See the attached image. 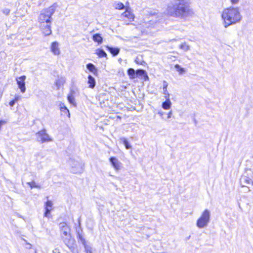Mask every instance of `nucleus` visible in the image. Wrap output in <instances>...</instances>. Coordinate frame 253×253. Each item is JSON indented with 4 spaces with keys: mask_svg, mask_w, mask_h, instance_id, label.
<instances>
[{
    "mask_svg": "<svg viewBox=\"0 0 253 253\" xmlns=\"http://www.w3.org/2000/svg\"><path fill=\"white\" fill-rule=\"evenodd\" d=\"M112 166L116 171H119L121 169L122 163L118 159L115 157H111L109 159Z\"/></svg>",
    "mask_w": 253,
    "mask_h": 253,
    "instance_id": "10",
    "label": "nucleus"
},
{
    "mask_svg": "<svg viewBox=\"0 0 253 253\" xmlns=\"http://www.w3.org/2000/svg\"><path fill=\"white\" fill-rule=\"evenodd\" d=\"M52 203L50 201H48L46 202L45 204V212L44 213V216L47 217H50V212L52 210Z\"/></svg>",
    "mask_w": 253,
    "mask_h": 253,
    "instance_id": "12",
    "label": "nucleus"
},
{
    "mask_svg": "<svg viewBox=\"0 0 253 253\" xmlns=\"http://www.w3.org/2000/svg\"><path fill=\"white\" fill-rule=\"evenodd\" d=\"M121 141L123 143L126 149H129L131 148V145L125 138H122Z\"/></svg>",
    "mask_w": 253,
    "mask_h": 253,
    "instance_id": "29",
    "label": "nucleus"
},
{
    "mask_svg": "<svg viewBox=\"0 0 253 253\" xmlns=\"http://www.w3.org/2000/svg\"><path fill=\"white\" fill-rule=\"evenodd\" d=\"M222 24L224 28L239 23L242 20V15L238 7L230 6L223 9L221 13Z\"/></svg>",
    "mask_w": 253,
    "mask_h": 253,
    "instance_id": "2",
    "label": "nucleus"
},
{
    "mask_svg": "<svg viewBox=\"0 0 253 253\" xmlns=\"http://www.w3.org/2000/svg\"><path fill=\"white\" fill-rule=\"evenodd\" d=\"M122 15L129 20H133L134 17L133 14L128 10H126L125 12L123 13Z\"/></svg>",
    "mask_w": 253,
    "mask_h": 253,
    "instance_id": "18",
    "label": "nucleus"
},
{
    "mask_svg": "<svg viewBox=\"0 0 253 253\" xmlns=\"http://www.w3.org/2000/svg\"><path fill=\"white\" fill-rule=\"evenodd\" d=\"M230 1L232 4H237L239 0H230Z\"/></svg>",
    "mask_w": 253,
    "mask_h": 253,
    "instance_id": "33",
    "label": "nucleus"
},
{
    "mask_svg": "<svg viewBox=\"0 0 253 253\" xmlns=\"http://www.w3.org/2000/svg\"><path fill=\"white\" fill-rule=\"evenodd\" d=\"M20 99V96H15L14 100H15V102L17 101Z\"/></svg>",
    "mask_w": 253,
    "mask_h": 253,
    "instance_id": "36",
    "label": "nucleus"
},
{
    "mask_svg": "<svg viewBox=\"0 0 253 253\" xmlns=\"http://www.w3.org/2000/svg\"><path fill=\"white\" fill-rule=\"evenodd\" d=\"M113 6L116 9L121 10L124 8V4L119 1H115L113 4Z\"/></svg>",
    "mask_w": 253,
    "mask_h": 253,
    "instance_id": "20",
    "label": "nucleus"
},
{
    "mask_svg": "<svg viewBox=\"0 0 253 253\" xmlns=\"http://www.w3.org/2000/svg\"><path fill=\"white\" fill-rule=\"evenodd\" d=\"M211 220V212L208 209L204 210L196 221V225L198 228H206Z\"/></svg>",
    "mask_w": 253,
    "mask_h": 253,
    "instance_id": "4",
    "label": "nucleus"
},
{
    "mask_svg": "<svg viewBox=\"0 0 253 253\" xmlns=\"http://www.w3.org/2000/svg\"><path fill=\"white\" fill-rule=\"evenodd\" d=\"M166 100L162 104V107L164 110H169L171 107V102L169 98H166Z\"/></svg>",
    "mask_w": 253,
    "mask_h": 253,
    "instance_id": "15",
    "label": "nucleus"
},
{
    "mask_svg": "<svg viewBox=\"0 0 253 253\" xmlns=\"http://www.w3.org/2000/svg\"><path fill=\"white\" fill-rule=\"evenodd\" d=\"M179 47L185 51H187L190 49L189 45L185 42L181 43L179 45Z\"/></svg>",
    "mask_w": 253,
    "mask_h": 253,
    "instance_id": "25",
    "label": "nucleus"
},
{
    "mask_svg": "<svg viewBox=\"0 0 253 253\" xmlns=\"http://www.w3.org/2000/svg\"><path fill=\"white\" fill-rule=\"evenodd\" d=\"M2 12L5 15H8L10 12V9L8 8H4L2 10Z\"/></svg>",
    "mask_w": 253,
    "mask_h": 253,
    "instance_id": "31",
    "label": "nucleus"
},
{
    "mask_svg": "<svg viewBox=\"0 0 253 253\" xmlns=\"http://www.w3.org/2000/svg\"><path fill=\"white\" fill-rule=\"evenodd\" d=\"M86 68L90 72L93 73L94 74L97 73V69L96 68L95 66L91 63L87 64L86 65Z\"/></svg>",
    "mask_w": 253,
    "mask_h": 253,
    "instance_id": "22",
    "label": "nucleus"
},
{
    "mask_svg": "<svg viewBox=\"0 0 253 253\" xmlns=\"http://www.w3.org/2000/svg\"><path fill=\"white\" fill-rule=\"evenodd\" d=\"M107 48L110 51V52L114 56L117 55L119 52V49L117 47H111L109 46H106Z\"/></svg>",
    "mask_w": 253,
    "mask_h": 253,
    "instance_id": "23",
    "label": "nucleus"
},
{
    "mask_svg": "<svg viewBox=\"0 0 253 253\" xmlns=\"http://www.w3.org/2000/svg\"><path fill=\"white\" fill-rule=\"evenodd\" d=\"M251 179L248 176H243L241 178V183L243 186H246L247 184H250Z\"/></svg>",
    "mask_w": 253,
    "mask_h": 253,
    "instance_id": "17",
    "label": "nucleus"
},
{
    "mask_svg": "<svg viewBox=\"0 0 253 253\" xmlns=\"http://www.w3.org/2000/svg\"><path fill=\"white\" fill-rule=\"evenodd\" d=\"M175 68L176 69L177 71L180 74H182L186 72V70L184 68L181 67L179 65L176 64L175 65Z\"/></svg>",
    "mask_w": 253,
    "mask_h": 253,
    "instance_id": "30",
    "label": "nucleus"
},
{
    "mask_svg": "<svg viewBox=\"0 0 253 253\" xmlns=\"http://www.w3.org/2000/svg\"><path fill=\"white\" fill-rule=\"evenodd\" d=\"M164 94L166 95V98H169V94L168 92L167 89H164Z\"/></svg>",
    "mask_w": 253,
    "mask_h": 253,
    "instance_id": "32",
    "label": "nucleus"
},
{
    "mask_svg": "<svg viewBox=\"0 0 253 253\" xmlns=\"http://www.w3.org/2000/svg\"><path fill=\"white\" fill-rule=\"evenodd\" d=\"M167 86H168L167 84H165L163 89H167Z\"/></svg>",
    "mask_w": 253,
    "mask_h": 253,
    "instance_id": "40",
    "label": "nucleus"
},
{
    "mask_svg": "<svg viewBox=\"0 0 253 253\" xmlns=\"http://www.w3.org/2000/svg\"><path fill=\"white\" fill-rule=\"evenodd\" d=\"M69 163L71 172L73 173H81L83 171L84 165L81 162L71 160Z\"/></svg>",
    "mask_w": 253,
    "mask_h": 253,
    "instance_id": "6",
    "label": "nucleus"
},
{
    "mask_svg": "<svg viewBox=\"0 0 253 253\" xmlns=\"http://www.w3.org/2000/svg\"><path fill=\"white\" fill-rule=\"evenodd\" d=\"M36 135L38 141L42 143L48 142L52 140V138L44 130L37 133Z\"/></svg>",
    "mask_w": 253,
    "mask_h": 253,
    "instance_id": "8",
    "label": "nucleus"
},
{
    "mask_svg": "<svg viewBox=\"0 0 253 253\" xmlns=\"http://www.w3.org/2000/svg\"><path fill=\"white\" fill-rule=\"evenodd\" d=\"M15 102H16L15 101V100H13L9 102V105L11 106H13Z\"/></svg>",
    "mask_w": 253,
    "mask_h": 253,
    "instance_id": "35",
    "label": "nucleus"
},
{
    "mask_svg": "<svg viewBox=\"0 0 253 253\" xmlns=\"http://www.w3.org/2000/svg\"><path fill=\"white\" fill-rule=\"evenodd\" d=\"M60 111L62 115H67L68 118H70V113L69 110L66 107H60Z\"/></svg>",
    "mask_w": 253,
    "mask_h": 253,
    "instance_id": "24",
    "label": "nucleus"
},
{
    "mask_svg": "<svg viewBox=\"0 0 253 253\" xmlns=\"http://www.w3.org/2000/svg\"><path fill=\"white\" fill-rule=\"evenodd\" d=\"M50 49L54 55H59L61 53L59 43L57 42H54L51 43Z\"/></svg>",
    "mask_w": 253,
    "mask_h": 253,
    "instance_id": "9",
    "label": "nucleus"
},
{
    "mask_svg": "<svg viewBox=\"0 0 253 253\" xmlns=\"http://www.w3.org/2000/svg\"><path fill=\"white\" fill-rule=\"evenodd\" d=\"M67 99L70 104L73 105L74 106H76L75 98L73 93H71L68 94Z\"/></svg>",
    "mask_w": 253,
    "mask_h": 253,
    "instance_id": "19",
    "label": "nucleus"
},
{
    "mask_svg": "<svg viewBox=\"0 0 253 253\" xmlns=\"http://www.w3.org/2000/svg\"><path fill=\"white\" fill-rule=\"evenodd\" d=\"M82 242H83V244L84 245V247L86 253H92V248L90 246H89L86 244L85 241H84V240H82Z\"/></svg>",
    "mask_w": 253,
    "mask_h": 253,
    "instance_id": "28",
    "label": "nucleus"
},
{
    "mask_svg": "<svg viewBox=\"0 0 253 253\" xmlns=\"http://www.w3.org/2000/svg\"><path fill=\"white\" fill-rule=\"evenodd\" d=\"M55 12L53 6H50L43 9L38 17L39 23L52 22V16Z\"/></svg>",
    "mask_w": 253,
    "mask_h": 253,
    "instance_id": "5",
    "label": "nucleus"
},
{
    "mask_svg": "<svg viewBox=\"0 0 253 253\" xmlns=\"http://www.w3.org/2000/svg\"><path fill=\"white\" fill-rule=\"evenodd\" d=\"M92 40L100 44L102 42V38L99 34H96L92 36Z\"/></svg>",
    "mask_w": 253,
    "mask_h": 253,
    "instance_id": "21",
    "label": "nucleus"
},
{
    "mask_svg": "<svg viewBox=\"0 0 253 253\" xmlns=\"http://www.w3.org/2000/svg\"><path fill=\"white\" fill-rule=\"evenodd\" d=\"M158 114L159 115H160L161 116H163V112H160L158 113Z\"/></svg>",
    "mask_w": 253,
    "mask_h": 253,
    "instance_id": "41",
    "label": "nucleus"
},
{
    "mask_svg": "<svg viewBox=\"0 0 253 253\" xmlns=\"http://www.w3.org/2000/svg\"><path fill=\"white\" fill-rule=\"evenodd\" d=\"M167 115H168V117H167L168 119H170L172 116V111H169Z\"/></svg>",
    "mask_w": 253,
    "mask_h": 253,
    "instance_id": "34",
    "label": "nucleus"
},
{
    "mask_svg": "<svg viewBox=\"0 0 253 253\" xmlns=\"http://www.w3.org/2000/svg\"><path fill=\"white\" fill-rule=\"evenodd\" d=\"M127 73L130 79H133L135 78L136 72L133 69H129L127 71Z\"/></svg>",
    "mask_w": 253,
    "mask_h": 253,
    "instance_id": "26",
    "label": "nucleus"
},
{
    "mask_svg": "<svg viewBox=\"0 0 253 253\" xmlns=\"http://www.w3.org/2000/svg\"><path fill=\"white\" fill-rule=\"evenodd\" d=\"M190 4V0H173L168 6L167 13L175 18L185 19L193 14Z\"/></svg>",
    "mask_w": 253,
    "mask_h": 253,
    "instance_id": "1",
    "label": "nucleus"
},
{
    "mask_svg": "<svg viewBox=\"0 0 253 253\" xmlns=\"http://www.w3.org/2000/svg\"><path fill=\"white\" fill-rule=\"evenodd\" d=\"M136 74L139 77H141L145 81L148 80V76H147V73L143 70H138L136 72Z\"/></svg>",
    "mask_w": 253,
    "mask_h": 253,
    "instance_id": "14",
    "label": "nucleus"
},
{
    "mask_svg": "<svg viewBox=\"0 0 253 253\" xmlns=\"http://www.w3.org/2000/svg\"><path fill=\"white\" fill-rule=\"evenodd\" d=\"M96 53L99 57H106L107 56L105 52L101 49H97L96 50Z\"/></svg>",
    "mask_w": 253,
    "mask_h": 253,
    "instance_id": "27",
    "label": "nucleus"
},
{
    "mask_svg": "<svg viewBox=\"0 0 253 253\" xmlns=\"http://www.w3.org/2000/svg\"><path fill=\"white\" fill-rule=\"evenodd\" d=\"M51 22L39 23V27L42 34L44 36H48L51 34Z\"/></svg>",
    "mask_w": 253,
    "mask_h": 253,
    "instance_id": "7",
    "label": "nucleus"
},
{
    "mask_svg": "<svg viewBox=\"0 0 253 253\" xmlns=\"http://www.w3.org/2000/svg\"><path fill=\"white\" fill-rule=\"evenodd\" d=\"M27 244L26 248L30 249L31 245L30 244Z\"/></svg>",
    "mask_w": 253,
    "mask_h": 253,
    "instance_id": "38",
    "label": "nucleus"
},
{
    "mask_svg": "<svg viewBox=\"0 0 253 253\" xmlns=\"http://www.w3.org/2000/svg\"><path fill=\"white\" fill-rule=\"evenodd\" d=\"M87 84H89V87L91 88H94L95 85V81L94 78L91 75L87 77Z\"/></svg>",
    "mask_w": 253,
    "mask_h": 253,
    "instance_id": "16",
    "label": "nucleus"
},
{
    "mask_svg": "<svg viewBox=\"0 0 253 253\" xmlns=\"http://www.w3.org/2000/svg\"><path fill=\"white\" fill-rule=\"evenodd\" d=\"M59 106H60V107H66V106H65V105H64L63 103H60V105H59Z\"/></svg>",
    "mask_w": 253,
    "mask_h": 253,
    "instance_id": "39",
    "label": "nucleus"
},
{
    "mask_svg": "<svg viewBox=\"0 0 253 253\" xmlns=\"http://www.w3.org/2000/svg\"><path fill=\"white\" fill-rule=\"evenodd\" d=\"M32 186H33V188H38V187H39L37 185H36L35 184V182H34L33 181V185H32Z\"/></svg>",
    "mask_w": 253,
    "mask_h": 253,
    "instance_id": "37",
    "label": "nucleus"
},
{
    "mask_svg": "<svg viewBox=\"0 0 253 253\" xmlns=\"http://www.w3.org/2000/svg\"><path fill=\"white\" fill-rule=\"evenodd\" d=\"M61 231V236L65 244L69 248L73 246L74 239L72 238L70 233V228L66 222H61L59 224Z\"/></svg>",
    "mask_w": 253,
    "mask_h": 253,
    "instance_id": "3",
    "label": "nucleus"
},
{
    "mask_svg": "<svg viewBox=\"0 0 253 253\" xmlns=\"http://www.w3.org/2000/svg\"><path fill=\"white\" fill-rule=\"evenodd\" d=\"M25 79H26V77L24 76L18 77L16 79L17 84L22 92H24L25 91Z\"/></svg>",
    "mask_w": 253,
    "mask_h": 253,
    "instance_id": "11",
    "label": "nucleus"
},
{
    "mask_svg": "<svg viewBox=\"0 0 253 253\" xmlns=\"http://www.w3.org/2000/svg\"><path fill=\"white\" fill-rule=\"evenodd\" d=\"M65 82H66V79L65 78H64V77L58 78L55 82V85L57 89H59L61 87H62L64 85Z\"/></svg>",
    "mask_w": 253,
    "mask_h": 253,
    "instance_id": "13",
    "label": "nucleus"
}]
</instances>
